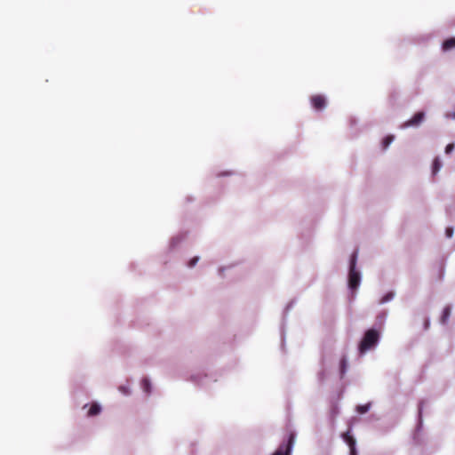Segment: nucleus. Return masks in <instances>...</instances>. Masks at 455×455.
I'll use <instances>...</instances> for the list:
<instances>
[{"instance_id":"nucleus-14","label":"nucleus","mask_w":455,"mask_h":455,"mask_svg":"<svg viewBox=\"0 0 455 455\" xmlns=\"http://www.w3.org/2000/svg\"><path fill=\"white\" fill-rule=\"evenodd\" d=\"M181 241L180 236H174L170 240L169 247L170 249H174Z\"/></svg>"},{"instance_id":"nucleus-12","label":"nucleus","mask_w":455,"mask_h":455,"mask_svg":"<svg viewBox=\"0 0 455 455\" xmlns=\"http://www.w3.org/2000/svg\"><path fill=\"white\" fill-rule=\"evenodd\" d=\"M395 297V293L393 291H389L385 294L379 300V304H385L391 301Z\"/></svg>"},{"instance_id":"nucleus-4","label":"nucleus","mask_w":455,"mask_h":455,"mask_svg":"<svg viewBox=\"0 0 455 455\" xmlns=\"http://www.w3.org/2000/svg\"><path fill=\"white\" fill-rule=\"evenodd\" d=\"M310 103L315 110L321 111L327 105L326 97L321 94L313 95L310 98Z\"/></svg>"},{"instance_id":"nucleus-9","label":"nucleus","mask_w":455,"mask_h":455,"mask_svg":"<svg viewBox=\"0 0 455 455\" xmlns=\"http://www.w3.org/2000/svg\"><path fill=\"white\" fill-rule=\"evenodd\" d=\"M140 386H141L142 390L146 394L149 395L151 393L152 387H151L150 380L148 378H144L141 380Z\"/></svg>"},{"instance_id":"nucleus-5","label":"nucleus","mask_w":455,"mask_h":455,"mask_svg":"<svg viewBox=\"0 0 455 455\" xmlns=\"http://www.w3.org/2000/svg\"><path fill=\"white\" fill-rule=\"evenodd\" d=\"M425 119L424 112L416 113L410 120L402 124V128H408L411 126H419Z\"/></svg>"},{"instance_id":"nucleus-20","label":"nucleus","mask_w":455,"mask_h":455,"mask_svg":"<svg viewBox=\"0 0 455 455\" xmlns=\"http://www.w3.org/2000/svg\"><path fill=\"white\" fill-rule=\"evenodd\" d=\"M444 116L447 119H455V112H447Z\"/></svg>"},{"instance_id":"nucleus-10","label":"nucleus","mask_w":455,"mask_h":455,"mask_svg":"<svg viewBox=\"0 0 455 455\" xmlns=\"http://www.w3.org/2000/svg\"><path fill=\"white\" fill-rule=\"evenodd\" d=\"M443 164L439 157H435L433 162L432 172L435 175L442 168Z\"/></svg>"},{"instance_id":"nucleus-8","label":"nucleus","mask_w":455,"mask_h":455,"mask_svg":"<svg viewBox=\"0 0 455 455\" xmlns=\"http://www.w3.org/2000/svg\"><path fill=\"white\" fill-rule=\"evenodd\" d=\"M443 51L448 52L455 48V37L449 38L443 43Z\"/></svg>"},{"instance_id":"nucleus-7","label":"nucleus","mask_w":455,"mask_h":455,"mask_svg":"<svg viewBox=\"0 0 455 455\" xmlns=\"http://www.w3.org/2000/svg\"><path fill=\"white\" fill-rule=\"evenodd\" d=\"M343 438L350 448V455H356L355 440L351 435H349L348 432L343 435Z\"/></svg>"},{"instance_id":"nucleus-22","label":"nucleus","mask_w":455,"mask_h":455,"mask_svg":"<svg viewBox=\"0 0 455 455\" xmlns=\"http://www.w3.org/2000/svg\"><path fill=\"white\" fill-rule=\"evenodd\" d=\"M231 174H232V172H229L223 173L222 175H231Z\"/></svg>"},{"instance_id":"nucleus-13","label":"nucleus","mask_w":455,"mask_h":455,"mask_svg":"<svg viewBox=\"0 0 455 455\" xmlns=\"http://www.w3.org/2000/svg\"><path fill=\"white\" fill-rule=\"evenodd\" d=\"M395 136L394 135H388L385 137L382 140V147L384 149H387L389 145L394 141Z\"/></svg>"},{"instance_id":"nucleus-21","label":"nucleus","mask_w":455,"mask_h":455,"mask_svg":"<svg viewBox=\"0 0 455 455\" xmlns=\"http://www.w3.org/2000/svg\"><path fill=\"white\" fill-rule=\"evenodd\" d=\"M445 234L448 238H451L453 235V229L451 228H446Z\"/></svg>"},{"instance_id":"nucleus-23","label":"nucleus","mask_w":455,"mask_h":455,"mask_svg":"<svg viewBox=\"0 0 455 455\" xmlns=\"http://www.w3.org/2000/svg\"><path fill=\"white\" fill-rule=\"evenodd\" d=\"M385 317H386V316H385V315H383V316L381 317V320H382V321H384V320H385Z\"/></svg>"},{"instance_id":"nucleus-3","label":"nucleus","mask_w":455,"mask_h":455,"mask_svg":"<svg viewBox=\"0 0 455 455\" xmlns=\"http://www.w3.org/2000/svg\"><path fill=\"white\" fill-rule=\"evenodd\" d=\"M295 435L291 434L287 442L282 443L272 455H291Z\"/></svg>"},{"instance_id":"nucleus-6","label":"nucleus","mask_w":455,"mask_h":455,"mask_svg":"<svg viewBox=\"0 0 455 455\" xmlns=\"http://www.w3.org/2000/svg\"><path fill=\"white\" fill-rule=\"evenodd\" d=\"M88 408L86 415L88 417H94L99 415L101 412V405L98 403H92V404H85L84 409Z\"/></svg>"},{"instance_id":"nucleus-1","label":"nucleus","mask_w":455,"mask_h":455,"mask_svg":"<svg viewBox=\"0 0 455 455\" xmlns=\"http://www.w3.org/2000/svg\"><path fill=\"white\" fill-rule=\"evenodd\" d=\"M357 253L354 252L350 259L349 273H348V287L351 290L353 296L355 291L359 288L361 283V273L356 269Z\"/></svg>"},{"instance_id":"nucleus-2","label":"nucleus","mask_w":455,"mask_h":455,"mask_svg":"<svg viewBox=\"0 0 455 455\" xmlns=\"http://www.w3.org/2000/svg\"><path fill=\"white\" fill-rule=\"evenodd\" d=\"M379 340V332L374 329L368 330L360 342L359 352L364 354L367 351L374 348Z\"/></svg>"},{"instance_id":"nucleus-17","label":"nucleus","mask_w":455,"mask_h":455,"mask_svg":"<svg viewBox=\"0 0 455 455\" xmlns=\"http://www.w3.org/2000/svg\"><path fill=\"white\" fill-rule=\"evenodd\" d=\"M347 366V361L346 357H343L340 361V373L345 374Z\"/></svg>"},{"instance_id":"nucleus-16","label":"nucleus","mask_w":455,"mask_h":455,"mask_svg":"<svg viewBox=\"0 0 455 455\" xmlns=\"http://www.w3.org/2000/svg\"><path fill=\"white\" fill-rule=\"evenodd\" d=\"M118 390L124 395H131V388L128 385H123L118 387Z\"/></svg>"},{"instance_id":"nucleus-15","label":"nucleus","mask_w":455,"mask_h":455,"mask_svg":"<svg viewBox=\"0 0 455 455\" xmlns=\"http://www.w3.org/2000/svg\"><path fill=\"white\" fill-rule=\"evenodd\" d=\"M371 408V403H366V404H363V405H358L356 407V411L361 413V414H363V413H366Z\"/></svg>"},{"instance_id":"nucleus-19","label":"nucleus","mask_w":455,"mask_h":455,"mask_svg":"<svg viewBox=\"0 0 455 455\" xmlns=\"http://www.w3.org/2000/svg\"><path fill=\"white\" fill-rule=\"evenodd\" d=\"M454 148H455V144L454 143L448 144L446 146V148H445V153L446 154H451L454 150Z\"/></svg>"},{"instance_id":"nucleus-18","label":"nucleus","mask_w":455,"mask_h":455,"mask_svg":"<svg viewBox=\"0 0 455 455\" xmlns=\"http://www.w3.org/2000/svg\"><path fill=\"white\" fill-rule=\"evenodd\" d=\"M199 260V257L196 256V257H193L188 263V267H194L197 262Z\"/></svg>"},{"instance_id":"nucleus-11","label":"nucleus","mask_w":455,"mask_h":455,"mask_svg":"<svg viewBox=\"0 0 455 455\" xmlns=\"http://www.w3.org/2000/svg\"><path fill=\"white\" fill-rule=\"evenodd\" d=\"M451 315V307L447 306L443 308L441 322L445 323Z\"/></svg>"}]
</instances>
